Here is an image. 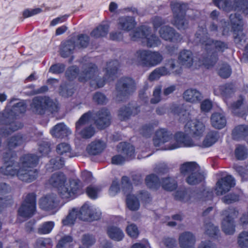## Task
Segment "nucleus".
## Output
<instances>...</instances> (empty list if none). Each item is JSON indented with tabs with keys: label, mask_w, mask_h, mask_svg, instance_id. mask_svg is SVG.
Listing matches in <instances>:
<instances>
[{
	"label": "nucleus",
	"mask_w": 248,
	"mask_h": 248,
	"mask_svg": "<svg viewBox=\"0 0 248 248\" xmlns=\"http://www.w3.org/2000/svg\"><path fill=\"white\" fill-rule=\"evenodd\" d=\"M185 129L187 134L178 132L174 137L172 133L165 129L157 130L153 139L154 145L155 147H160L166 142H170V144L166 145L165 148H161L163 150H172L181 146H200L199 143L194 142L187 134H192L194 137L202 136L204 131L203 123L196 120L188 121L185 125Z\"/></svg>",
	"instance_id": "nucleus-1"
},
{
	"label": "nucleus",
	"mask_w": 248,
	"mask_h": 248,
	"mask_svg": "<svg viewBox=\"0 0 248 248\" xmlns=\"http://www.w3.org/2000/svg\"><path fill=\"white\" fill-rule=\"evenodd\" d=\"M195 41L200 43L208 53V56L205 59L204 64L207 68L213 66L217 62L218 53H223L228 48L226 42L220 40H214L208 37L206 31L203 29H199L195 33Z\"/></svg>",
	"instance_id": "nucleus-2"
},
{
	"label": "nucleus",
	"mask_w": 248,
	"mask_h": 248,
	"mask_svg": "<svg viewBox=\"0 0 248 248\" xmlns=\"http://www.w3.org/2000/svg\"><path fill=\"white\" fill-rule=\"evenodd\" d=\"M66 177L62 172L53 173L49 179V184L58 188L60 196L62 199H73L81 193L82 183L78 179H71L65 184Z\"/></svg>",
	"instance_id": "nucleus-3"
},
{
	"label": "nucleus",
	"mask_w": 248,
	"mask_h": 248,
	"mask_svg": "<svg viewBox=\"0 0 248 248\" xmlns=\"http://www.w3.org/2000/svg\"><path fill=\"white\" fill-rule=\"evenodd\" d=\"M164 57L159 51L140 49L134 54V61L138 66L150 68L160 64Z\"/></svg>",
	"instance_id": "nucleus-4"
},
{
	"label": "nucleus",
	"mask_w": 248,
	"mask_h": 248,
	"mask_svg": "<svg viewBox=\"0 0 248 248\" xmlns=\"http://www.w3.org/2000/svg\"><path fill=\"white\" fill-rule=\"evenodd\" d=\"M180 169L181 173L186 176V181L189 185H197L204 179L200 166L195 162H185L181 165Z\"/></svg>",
	"instance_id": "nucleus-5"
},
{
	"label": "nucleus",
	"mask_w": 248,
	"mask_h": 248,
	"mask_svg": "<svg viewBox=\"0 0 248 248\" xmlns=\"http://www.w3.org/2000/svg\"><path fill=\"white\" fill-rule=\"evenodd\" d=\"M92 116V111H89L82 115L75 124L76 133L82 139H89L96 132L95 128L90 123Z\"/></svg>",
	"instance_id": "nucleus-6"
},
{
	"label": "nucleus",
	"mask_w": 248,
	"mask_h": 248,
	"mask_svg": "<svg viewBox=\"0 0 248 248\" xmlns=\"http://www.w3.org/2000/svg\"><path fill=\"white\" fill-rule=\"evenodd\" d=\"M115 89L116 100L118 102L123 101L135 91L134 81L129 78H122L118 80Z\"/></svg>",
	"instance_id": "nucleus-7"
},
{
	"label": "nucleus",
	"mask_w": 248,
	"mask_h": 248,
	"mask_svg": "<svg viewBox=\"0 0 248 248\" xmlns=\"http://www.w3.org/2000/svg\"><path fill=\"white\" fill-rule=\"evenodd\" d=\"M31 108L36 114L43 115L46 110L51 113L58 110L57 105L49 98L37 96L34 97L31 104Z\"/></svg>",
	"instance_id": "nucleus-8"
},
{
	"label": "nucleus",
	"mask_w": 248,
	"mask_h": 248,
	"mask_svg": "<svg viewBox=\"0 0 248 248\" xmlns=\"http://www.w3.org/2000/svg\"><path fill=\"white\" fill-rule=\"evenodd\" d=\"M14 153L6 150L2 155L3 165L0 168V173L6 176L17 175L20 166L14 159Z\"/></svg>",
	"instance_id": "nucleus-9"
},
{
	"label": "nucleus",
	"mask_w": 248,
	"mask_h": 248,
	"mask_svg": "<svg viewBox=\"0 0 248 248\" xmlns=\"http://www.w3.org/2000/svg\"><path fill=\"white\" fill-rule=\"evenodd\" d=\"M230 20L232 25L233 37L235 43L241 45L246 40V35L243 32V22L240 14L235 13L230 16Z\"/></svg>",
	"instance_id": "nucleus-10"
},
{
	"label": "nucleus",
	"mask_w": 248,
	"mask_h": 248,
	"mask_svg": "<svg viewBox=\"0 0 248 248\" xmlns=\"http://www.w3.org/2000/svg\"><path fill=\"white\" fill-rule=\"evenodd\" d=\"M173 13L172 24L179 30H185L188 27V22L186 17V6L179 3L171 4Z\"/></svg>",
	"instance_id": "nucleus-11"
},
{
	"label": "nucleus",
	"mask_w": 248,
	"mask_h": 248,
	"mask_svg": "<svg viewBox=\"0 0 248 248\" xmlns=\"http://www.w3.org/2000/svg\"><path fill=\"white\" fill-rule=\"evenodd\" d=\"M36 196L33 193L28 194L18 209V214L23 217H31L35 213Z\"/></svg>",
	"instance_id": "nucleus-12"
},
{
	"label": "nucleus",
	"mask_w": 248,
	"mask_h": 248,
	"mask_svg": "<svg viewBox=\"0 0 248 248\" xmlns=\"http://www.w3.org/2000/svg\"><path fill=\"white\" fill-rule=\"evenodd\" d=\"M121 183L122 190L127 196L126 205L127 207L131 211L138 210L140 207V202L136 197L130 195L132 187L129 178L126 176H123L122 178Z\"/></svg>",
	"instance_id": "nucleus-13"
},
{
	"label": "nucleus",
	"mask_w": 248,
	"mask_h": 248,
	"mask_svg": "<svg viewBox=\"0 0 248 248\" xmlns=\"http://www.w3.org/2000/svg\"><path fill=\"white\" fill-rule=\"evenodd\" d=\"M213 1L217 6L224 11L233 10L242 11V13L248 14V0H234L232 7H231L229 1L227 0H213Z\"/></svg>",
	"instance_id": "nucleus-14"
},
{
	"label": "nucleus",
	"mask_w": 248,
	"mask_h": 248,
	"mask_svg": "<svg viewBox=\"0 0 248 248\" xmlns=\"http://www.w3.org/2000/svg\"><path fill=\"white\" fill-rule=\"evenodd\" d=\"M94 124L98 129L103 130L108 127L111 121V116L109 110L103 108L92 114Z\"/></svg>",
	"instance_id": "nucleus-15"
},
{
	"label": "nucleus",
	"mask_w": 248,
	"mask_h": 248,
	"mask_svg": "<svg viewBox=\"0 0 248 248\" xmlns=\"http://www.w3.org/2000/svg\"><path fill=\"white\" fill-rule=\"evenodd\" d=\"M222 215L225 216L222 221V229L227 234H232L235 232L233 219L237 216L238 212L234 209L224 210Z\"/></svg>",
	"instance_id": "nucleus-16"
},
{
	"label": "nucleus",
	"mask_w": 248,
	"mask_h": 248,
	"mask_svg": "<svg viewBox=\"0 0 248 248\" xmlns=\"http://www.w3.org/2000/svg\"><path fill=\"white\" fill-rule=\"evenodd\" d=\"M119 66V63L117 60H113L107 63L106 73L104 79L99 80L96 82L98 88L102 87L106 81H110L114 79Z\"/></svg>",
	"instance_id": "nucleus-17"
},
{
	"label": "nucleus",
	"mask_w": 248,
	"mask_h": 248,
	"mask_svg": "<svg viewBox=\"0 0 248 248\" xmlns=\"http://www.w3.org/2000/svg\"><path fill=\"white\" fill-rule=\"evenodd\" d=\"M235 185L234 178L231 175H228L219 180L216 184V194L222 195L228 192Z\"/></svg>",
	"instance_id": "nucleus-18"
},
{
	"label": "nucleus",
	"mask_w": 248,
	"mask_h": 248,
	"mask_svg": "<svg viewBox=\"0 0 248 248\" xmlns=\"http://www.w3.org/2000/svg\"><path fill=\"white\" fill-rule=\"evenodd\" d=\"M160 37L165 41L173 43L180 42L182 39L181 35L172 27L164 26L159 31Z\"/></svg>",
	"instance_id": "nucleus-19"
},
{
	"label": "nucleus",
	"mask_w": 248,
	"mask_h": 248,
	"mask_svg": "<svg viewBox=\"0 0 248 248\" xmlns=\"http://www.w3.org/2000/svg\"><path fill=\"white\" fill-rule=\"evenodd\" d=\"M81 214L80 220L90 221L100 219L102 214L100 210L93 209L86 203L81 207Z\"/></svg>",
	"instance_id": "nucleus-20"
},
{
	"label": "nucleus",
	"mask_w": 248,
	"mask_h": 248,
	"mask_svg": "<svg viewBox=\"0 0 248 248\" xmlns=\"http://www.w3.org/2000/svg\"><path fill=\"white\" fill-rule=\"evenodd\" d=\"M38 174V171L36 169L20 167L17 176L22 181L31 183L37 178Z\"/></svg>",
	"instance_id": "nucleus-21"
},
{
	"label": "nucleus",
	"mask_w": 248,
	"mask_h": 248,
	"mask_svg": "<svg viewBox=\"0 0 248 248\" xmlns=\"http://www.w3.org/2000/svg\"><path fill=\"white\" fill-rule=\"evenodd\" d=\"M97 67L93 63H90L84 64L83 66V70L79 74L78 80L80 82H84L87 80L94 78Z\"/></svg>",
	"instance_id": "nucleus-22"
},
{
	"label": "nucleus",
	"mask_w": 248,
	"mask_h": 248,
	"mask_svg": "<svg viewBox=\"0 0 248 248\" xmlns=\"http://www.w3.org/2000/svg\"><path fill=\"white\" fill-rule=\"evenodd\" d=\"M178 242L181 248H188L195 246L196 237L190 232H185L180 234Z\"/></svg>",
	"instance_id": "nucleus-23"
},
{
	"label": "nucleus",
	"mask_w": 248,
	"mask_h": 248,
	"mask_svg": "<svg viewBox=\"0 0 248 248\" xmlns=\"http://www.w3.org/2000/svg\"><path fill=\"white\" fill-rule=\"evenodd\" d=\"M140 111L137 106H123L118 111V116L121 121L128 120L130 116L137 115Z\"/></svg>",
	"instance_id": "nucleus-24"
},
{
	"label": "nucleus",
	"mask_w": 248,
	"mask_h": 248,
	"mask_svg": "<svg viewBox=\"0 0 248 248\" xmlns=\"http://www.w3.org/2000/svg\"><path fill=\"white\" fill-rule=\"evenodd\" d=\"M193 54L190 50L183 49L179 53L178 62L182 65L190 67L193 65Z\"/></svg>",
	"instance_id": "nucleus-25"
},
{
	"label": "nucleus",
	"mask_w": 248,
	"mask_h": 248,
	"mask_svg": "<svg viewBox=\"0 0 248 248\" xmlns=\"http://www.w3.org/2000/svg\"><path fill=\"white\" fill-rule=\"evenodd\" d=\"M183 97L187 102L197 103L201 102L203 96L199 91L194 89H189L184 93Z\"/></svg>",
	"instance_id": "nucleus-26"
},
{
	"label": "nucleus",
	"mask_w": 248,
	"mask_h": 248,
	"mask_svg": "<svg viewBox=\"0 0 248 248\" xmlns=\"http://www.w3.org/2000/svg\"><path fill=\"white\" fill-rule=\"evenodd\" d=\"M119 153L125 155L127 159H132L135 157V148L129 143L120 142L117 145Z\"/></svg>",
	"instance_id": "nucleus-27"
},
{
	"label": "nucleus",
	"mask_w": 248,
	"mask_h": 248,
	"mask_svg": "<svg viewBox=\"0 0 248 248\" xmlns=\"http://www.w3.org/2000/svg\"><path fill=\"white\" fill-rule=\"evenodd\" d=\"M136 23L133 16H124L119 18L118 20V28L122 30L128 31L133 29Z\"/></svg>",
	"instance_id": "nucleus-28"
},
{
	"label": "nucleus",
	"mask_w": 248,
	"mask_h": 248,
	"mask_svg": "<svg viewBox=\"0 0 248 248\" xmlns=\"http://www.w3.org/2000/svg\"><path fill=\"white\" fill-rule=\"evenodd\" d=\"M57 205L56 196L54 194L47 195L42 198L40 201L41 207L46 211L55 209Z\"/></svg>",
	"instance_id": "nucleus-29"
},
{
	"label": "nucleus",
	"mask_w": 248,
	"mask_h": 248,
	"mask_svg": "<svg viewBox=\"0 0 248 248\" xmlns=\"http://www.w3.org/2000/svg\"><path fill=\"white\" fill-rule=\"evenodd\" d=\"M38 157L34 154H27L23 155L20 160V167L34 169L38 163Z\"/></svg>",
	"instance_id": "nucleus-30"
},
{
	"label": "nucleus",
	"mask_w": 248,
	"mask_h": 248,
	"mask_svg": "<svg viewBox=\"0 0 248 248\" xmlns=\"http://www.w3.org/2000/svg\"><path fill=\"white\" fill-rule=\"evenodd\" d=\"M219 91L223 100L228 105V99L232 97L235 91L234 85L231 83H226L219 87Z\"/></svg>",
	"instance_id": "nucleus-31"
},
{
	"label": "nucleus",
	"mask_w": 248,
	"mask_h": 248,
	"mask_svg": "<svg viewBox=\"0 0 248 248\" xmlns=\"http://www.w3.org/2000/svg\"><path fill=\"white\" fill-rule=\"evenodd\" d=\"M51 135L57 138H63L71 134V132L63 123L55 125L50 131Z\"/></svg>",
	"instance_id": "nucleus-32"
},
{
	"label": "nucleus",
	"mask_w": 248,
	"mask_h": 248,
	"mask_svg": "<svg viewBox=\"0 0 248 248\" xmlns=\"http://www.w3.org/2000/svg\"><path fill=\"white\" fill-rule=\"evenodd\" d=\"M212 125L217 129L223 128L226 124V119L223 113L215 112L211 116Z\"/></svg>",
	"instance_id": "nucleus-33"
},
{
	"label": "nucleus",
	"mask_w": 248,
	"mask_h": 248,
	"mask_svg": "<svg viewBox=\"0 0 248 248\" xmlns=\"http://www.w3.org/2000/svg\"><path fill=\"white\" fill-rule=\"evenodd\" d=\"M74 41L72 40H67L62 43L60 53L62 57L66 58L71 55L76 47Z\"/></svg>",
	"instance_id": "nucleus-34"
},
{
	"label": "nucleus",
	"mask_w": 248,
	"mask_h": 248,
	"mask_svg": "<svg viewBox=\"0 0 248 248\" xmlns=\"http://www.w3.org/2000/svg\"><path fill=\"white\" fill-rule=\"evenodd\" d=\"M80 216H81V209L78 210L74 208L69 213L66 217L62 219V223L64 226L72 225L75 223L77 218L80 219Z\"/></svg>",
	"instance_id": "nucleus-35"
},
{
	"label": "nucleus",
	"mask_w": 248,
	"mask_h": 248,
	"mask_svg": "<svg viewBox=\"0 0 248 248\" xmlns=\"http://www.w3.org/2000/svg\"><path fill=\"white\" fill-rule=\"evenodd\" d=\"M107 234L110 238L116 241H121L124 235L122 230L115 226L108 227Z\"/></svg>",
	"instance_id": "nucleus-36"
},
{
	"label": "nucleus",
	"mask_w": 248,
	"mask_h": 248,
	"mask_svg": "<svg viewBox=\"0 0 248 248\" xmlns=\"http://www.w3.org/2000/svg\"><path fill=\"white\" fill-rule=\"evenodd\" d=\"M104 148V143L98 140L92 142L87 147V151L89 154L96 155L101 153Z\"/></svg>",
	"instance_id": "nucleus-37"
},
{
	"label": "nucleus",
	"mask_w": 248,
	"mask_h": 248,
	"mask_svg": "<svg viewBox=\"0 0 248 248\" xmlns=\"http://www.w3.org/2000/svg\"><path fill=\"white\" fill-rule=\"evenodd\" d=\"M149 31L150 28L146 26H141L130 33L131 39L133 41H137L140 38H145V37L147 35V33Z\"/></svg>",
	"instance_id": "nucleus-38"
},
{
	"label": "nucleus",
	"mask_w": 248,
	"mask_h": 248,
	"mask_svg": "<svg viewBox=\"0 0 248 248\" xmlns=\"http://www.w3.org/2000/svg\"><path fill=\"white\" fill-rule=\"evenodd\" d=\"M71 147L70 146L66 143H61L59 144L56 147V151L58 154L62 156L64 158L71 157Z\"/></svg>",
	"instance_id": "nucleus-39"
},
{
	"label": "nucleus",
	"mask_w": 248,
	"mask_h": 248,
	"mask_svg": "<svg viewBox=\"0 0 248 248\" xmlns=\"http://www.w3.org/2000/svg\"><path fill=\"white\" fill-rule=\"evenodd\" d=\"M248 136V126L240 125L236 126L232 131L234 139L239 140Z\"/></svg>",
	"instance_id": "nucleus-40"
},
{
	"label": "nucleus",
	"mask_w": 248,
	"mask_h": 248,
	"mask_svg": "<svg viewBox=\"0 0 248 248\" xmlns=\"http://www.w3.org/2000/svg\"><path fill=\"white\" fill-rule=\"evenodd\" d=\"M219 135L217 131L209 132L205 138L202 143L203 147H208L214 144L218 139Z\"/></svg>",
	"instance_id": "nucleus-41"
},
{
	"label": "nucleus",
	"mask_w": 248,
	"mask_h": 248,
	"mask_svg": "<svg viewBox=\"0 0 248 248\" xmlns=\"http://www.w3.org/2000/svg\"><path fill=\"white\" fill-rule=\"evenodd\" d=\"M108 31V25H100L94 29L91 32V36L95 38L106 36Z\"/></svg>",
	"instance_id": "nucleus-42"
},
{
	"label": "nucleus",
	"mask_w": 248,
	"mask_h": 248,
	"mask_svg": "<svg viewBox=\"0 0 248 248\" xmlns=\"http://www.w3.org/2000/svg\"><path fill=\"white\" fill-rule=\"evenodd\" d=\"M161 186L164 189L171 191L176 188L177 184L173 177H168L162 179Z\"/></svg>",
	"instance_id": "nucleus-43"
},
{
	"label": "nucleus",
	"mask_w": 248,
	"mask_h": 248,
	"mask_svg": "<svg viewBox=\"0 0 248 248\" xmlns=\"http://www.w3.org/2000/svg\"><path fill=\"white\" fill-rule=\"evenodd\" d=\"M24 142V139L22 135L18 134L11 137L8 141V146L9 150L20 146Z\"/></svg>",
	"instance_id": "nucleus-44"
},
{
	"label": "nucleus",
	"mask_w": 248,
	"mask_h": 248,
	"mask_svg": "<svg viewBox=\"0 0 248 248\" xmlns=\"http://www.w3.org/2000/svg\"><path fill=\"white\" fill-rule=\"evenodd\" d=\"M146 40V45L148 47H155L161 44V41L159 38L155 34H151V30L150 28V31L148 32L147 35L145 37Z\"/></svg>",
	"instance_id": "nucleus-45"
},
{
	"label": "nucleus",
	"mask_w": 248,
	"mask_h": 248,
	"mask_svg": "<svg viewBox=\"0 0 248 248\" xmlns=\"http://www.w3.org/2000/svg\"><path fill=\"white\" fill-rule=\"evenodd\" d=\"M26 105L24 102H19L13 106L10 112H8V113H10V115L12 116H16L24 113L26 110Z\"/></svg>",
	"instance_id": "nucleus-46"
},
{
	"label": "nucleus",
	"mask_w": 248,
	"mask_h": 248,
	"mask_svg": "<svg viewBox=\"0 0 248 248\" xmlns=\"http://www.w3.org/2000/svg\"><path fill=\"white\" fill-rule=\"evenodd\" d=\"M64 159L63 157L59 156L51 159L49 161V164L47 165V169L53 170L61 169L64 165Z\"/></svg>",
	"instance_id": "nucleus-47"
},
{
	"label": "nucleus",
	"mask_w": 248,
	"mask_h": 248,
	"mask_svg": "<svg viewBox=\"0 0 248 248\" xmlns=\"http://www.w3.org/2000/svg\"><path fill=\"white\" fill-rule=\"evenodd\" d=\"M145 181L147 186L150 188L156 189L160 186V182L159 178L155 174H152L148 175Z\"/></svg>",
	"instance_id": "nucleus-48"
},
{
	"label": "nucleus",
	"mask_w": 248,
	"mask_h": 248,
	"mask_svg": "<svg viewBox=\"0 0 248 248\" xmlns=\"http://www.w3.org/2000/svg\"><path fill=\"white\" fill-rule=\"evenodd\" d=\"M204 232L210 237H215L218 235L219 231L218 227L215 226L211 222H208L204 225Z\"/></svg>",
	"instance_id": "nucleus-49"
},
{
	"label": "nucleus",
	"mask_w": 248,
	"mask_h": 248,
	"mask_svg": "<svg viewBox=\"0 0 248 248\" xmlns=\"http://www.w3.org/2000/svg\"><path fill=\"white\" fill-rule=\"evenodd\" d=\"M54 226L53 221H46L42 223L38 228L37 232L40 234H46L50 233Z\"/></svg>",
	"instance_id": "nucleus-50"
},
{
	"label": "nucleus",
	"mask_w": 248,
	"mask_h": 248,
	"mask_svg": "<svg viewBox=\"0 0 248 248\" xmlns=\"http://www.w3.org/2000/svg\"><path fill=\"white\" fill-rule=\"evenodd\" d=\"M235 155L238 160H243L248 157V151L246 147L238 145L235 150Z\"/></svg>",
	"instance_id": "nucleus-51"
},
{
	"label": "nucleus",
	"mask_w": 248,
	"mask_h": 248,
	"mask_svg": "<svg viewBox=\"0 0 248 248\" xmlns=\"http://www.w3.org/2000/svg\"><path fill=\"white\" fill-rule=\"evenodd\" d=\"M52 241L50 238H40L35 242V248H51Z\"/></svg>",
	"instance_id": "nucleus-52"
},
{
	"label": "nucleus",
	"mask_w": 248,
	"mask_h": 248,
	"mask_svg": "<svg viewBox=\"0 0 248 248\" xmlns=\"http://www.w3.org/2000/svg\"><path fill=\"white\" fill-rule=\"evenodd\" d=\"M176 246V241L172 238H164L160 242V246L161 248H174Z\"/></svg>",
	"instance_id": "nucleus-53"
},
{
	"label": "nucleus",
	"mask_w": 248,
	"mask_h": 248,
	"mask_svg": "<svg viewBox=\"0 0 248 248\" xmlns=\"http://www.w3.org/2000/svg\"><path fill=\"white\" fill-rule=\"evenodd\" d=\"M89 36L86 34H81L78 36V40L76 46L78 48L87 47L89 44Z\"/></svg>",
	"instance_id": "nucleus-54"
},
{
	"label": "nucleus",
	"mask_w": 248,
	"mask_h": 248,
	"mask_svg": "<svg viewBox=\"0 0 248 248\" xmlns=\"http://www.w3.org/2000/svg\"><path fill=\"white\" fill-rule=\"evenodd\" d=\"M219 76L223 78H227L231 75L232 69L227 64H222L218 72Z\"/></svg>",
	"instance_id": "nucleus-55"
},
{
	"label": "nucleus",
	"mask_w": 248,
	"mask_h": 248,
	"mask_svg": "<svg viewBox=\"0 0 248 248\" xmlns=\"http://www.w3.org/2000/svg\"><path fill=\"white\" fill-rule=\"evenodd\" d=\"M238 243L242 248H248V232L244 231L239 234Z\"/></svg>",
	"instance_id": "nucleus-56"
},
{
	"label": "nucleus",
	"mask_w": 248,
	"mask_h": 248,
	"mask_svg": "<svg viewBox=\"0 0 248 248\" xmlns=\"http://www.w3.org/2000/svg\"><path fill=\"white\" fill-rule=\"evenodd\" d=\"M78 72L79 70L77 67L75 66H71L66 70L65 76L68 80H73L77 78Z\"/></svg>",
	"instance_id": "nucleus-57"
},
{
	"label": "nucleus",
	"mask_w": 248,
	"mask_h": 248,
	"mask_svg": "<svg viewBox=\"0 0 248 248\" xmlns=\"http://www.w3.org/2000/svg\"><path fill=\"white\" fill-rule=\"evenodd\" d=\"M176 200L186 202L189 199V196L185 190H177L174 194Z\"/></svg>",
	"instance_id": "nucleus-58"
},
{
	"label": "nucleus",
	"mask_w": 248,
	"mask_h": 248,
	"mask_svg": "<svg viewBox=\"0 0 248 248\" xmlns=\"http://www.w3.org/2000/svg\"><path fill=\"white\" fill-rule=\"evenodd\" d=\"M81 242L83 245L89 247L95 243V239L93 235L85 234L82 237Z\"/></svg>",
	"instance_id": "nucleus-59"
},
{
	"label": "nucleus",
	"mask_w": 248,
	"mask_h": 248,
	"mask_svg": "<svg viewBox=\"0 0 248 248\" xmlns=\"http://www.w3.org/2000/svg\"><path fill=\"white\" fill-rule=\"evenodd\" d=\"M100 190L98 186H90L86 188V193L88 196L93 199L97 197V193Z\"/></svg>",
	"instance_id": "nucleus-60"
},
{
	"label": "nucleus",
	"mask_w": 248,
	"mask_h": 248,
	"mask_svg": "<svg viewBox=\"0 0 248 248\" xmlns=\"http://www.w3.org/2000/svg\"><path fill=\"white\" fill-rule=\"evenodd\" d=\"M126 231L127 234L133 238H137L139 234L138 227L134 224L128 225L126 227Z\"/></svg>",
	"instance_id": "nucleus-61"
},
{
	"label": "nucleus",
	"mask_w": 248,
	"mask_h": 248,
	"mask_svg": "<svg viewBox=\"0 0 248 248\" xmlns=\"http://www.w3.org/2000/svg\"><path fill=\"white\" fill-rule=\"evenodd\" d=\"M93 99L94 102L100 105L105 104L107 101L106 96L103 93L100 92L95 93L93 96Z\"/></svg>",
	"instance_id": "nucleus-62"
},
{
	"label": "nucleus",
	"mask_w": 248,
	"mask_h": 248,
	"mask_svg": "<svg viewBox=\"0 0 248 248\" xmlns=\"http://www.w3.org/2000/svg\"><path fill=\"white\" fill-rule=\"evenodd\" d=\"M65 66L62 63H57L52 65L49 69V72L54 74H60L62 73L65 69Z\"/></svg>",
	"instance_id": "nucleus-63"
},
{
	"label": "nucleus",
	"mask_w": 248,
	"mask_h": 248,
	"mask_svg": "<svg viewBox=\"0 0 248 248\" xmlns=\"http://www.w3.org/2000/svg\"><path fill=\"white\" fill-rule=\"evenodd\" d=\"M161 89L160 87L155 88L153 92V97L151 99V103L155 104L159 102L162 99L161 97Z\"/></svg>",
	"instance_id": "nucleus-64"
}]
</instances>
